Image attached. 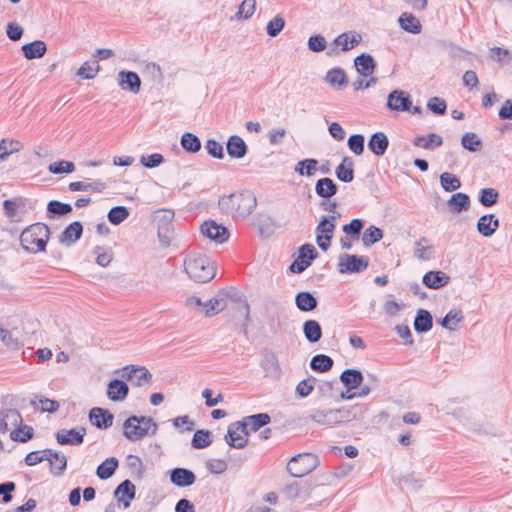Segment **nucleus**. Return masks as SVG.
Returning a JSON list of instances; mask_svg holds the SVG:
<instances>
[{
  "label": "nucleus",
  "mask_w": 512,
  "mask_h": 512,
  "mask_svg": "<svg viewBox=\"0 0 512 512\" xmlns=\"http://www.w3.org/2000/svg\"><path fill=\"white\" fill-rule=\"evenodd\" d=\"M257 205V199L250 190L234 192L230 195H223L218 200V206L222 212L231 214L234 218H246Z\"/></svg>",
  "instance_id": "nucleus-1"
},
{
  "label": "nucleus",
  "mask_w": 512,
  "mask_h": 512,
  "mask_svg": "<svg viewBox=\"0 0 512 512\" xmlns=\"http://www.w3.org/2000/svg\"><path fill=\"white\" fill-rule=\"evenodd\" d=\"M184 270L190 279L198 283H207L216 275L215 267L209 257L196 252L189 253L185 257Z\"/></svg>",
  "instance_id": "nucleus-2"
},
{
  "label": "nucleus",
  "mask_w": 512,
  "mask_h": 512,
  "mask_svg": "<svg viewBox=\"0 0 512 512\" xmlns=\"http://www.w3.org/2000/svg\"><path fill=\"white\" fill-rule=\"evenodd\" d=\"M50 228L44 223H34L26 227L20 235L22 248L30 253L46 251Z\"/></svg>",
  "instance_id": "nucleus-3"
},
{
  "label": "nucleus",
  "mask_w": 512,
  "mask_h": 512,
  "mask_svg": "<svg viewBox=\"0 0 512 512\" xmlns=\"http://www.w3.org/2000/svg\"><path fill=\"white\" fill-rule=\"evenodd\" d=\"M320 464L319 458L313 453H300L293 456L288 464L287 471L293 477H303L314 471Z\"/></svg>",
  "instance_id": "nucleus-4"
},
{
  "label": "nucleus",
  "mask_w": 512,
  "mask_h": 512,
  "mask_svg": "<svg viewBox=\"0 0 512 512\" xmlns=\"http://www.w3.org/2000/svg\"><path fill=\"white\" fill-rule=\"evenodd\" d=\"M340 217V213L337 215H325L322 216L318 225L316 226V243L322 251H327L331 246V241L334 236L336 229V220Z\"/></svg>",
  "instance_id": "nucleus-5"
},
{
  "label": "nucleus",
  "mask_w": 512,
  "mask_h": 512,
  "mask_svg": "<svg viewBox=\"0 0 512 512\" xmlns=\"http://www.w3.org/2000/svg\"><path fill=\"white\" fill-rule=\"evenodd\" d=\"M150 416L131 415L123 423V435L129 441L135 442L149 434Z\"/></svg>",
  "instance_id": "nucleus-6"
},
{
  "label": "nucleus",
  "mask_w": 512,
  "mask_h": 512,
  "mask_svg": "<svg viewBox=\"0 0 512 512\" xmlns=\"http://www.w3.org/2000/svg\"><path fill=\"white\" fill-rule=\"evenodd\" d=\"M318 256L319 253L315 246L305 243L298 248V255L289 265L288 271L293 274H301L312 265Z\"/></svg>",
  "instance_id": "nucleus-7"
},
{
  "label": "nucleus",
  "mask_w": 512,
  "mask_h": 512,
  "mask_svg": "<svg viewBox=\"0 0 512 512\" xmlns=\"http://www.w3.org/2000/svg\"><path fill=\"white\" fill-rule=\"evenodd\" d=\"M369 266V258L364 255L343 253L339 256L337 270L340 274H357Z\"/></svg>",
  "instance_id": "nucleus-8"
},
{
  "label": "nucleus",
  "mask_w": 512,
  "mask_h": 512,
  "mask_svg": "<svg viewBox=\"0 0 512 512\" xmlns=\"http://www.w3.org/2000/svg\"><path fill=\"white\" fill-rule=\"evenodd\" d=\"M122 373L121 376L126 381L132 382L137 387L150 385L152 382L151 372L144 366L139 365H126L120 370H116L115 373Z\"/></svg>",
  "instance_id": "nucleus-9"
},
{
  "label": "nucleus",
  "mask_w": 512,
  "mask_h": 512,
  "mask_svg": "<svg viewBox=\"0 0 512 512\" xmlns=\"http://www.w3.org/2000/svg\"><path fill=\"white\" fill-rule=\"evenodd\" d=\"M202 234L216 243H224L228 241L230 232L228 228L222 224H218L214 220H207L201 225Z\"/></svg>",
  "instance_id": "nucleus-10"
},
{
  "label": "nucleus",
  "mask_w": 512,
  "mask_h": 512,
  "mask_svg": "<svg viewBox=\"0 0 512 512\" xmlns=\"http://www.w3.org/2000/svg\"><path fill=\"white\" fill-rule=\"evenodd\" d=\"M386 107L391 111L406 112L411 108V96L404 90L394 89L387 96Z\"/></svg>",
  "instance_id": "nucleus-11"
},
{
  "label": "nucleus",
  "mask_w": 512,
  "mask_h": 512,
  "mask_svg": "<svg viewBox=\"0 0 512 512\" xmlns=\"http://www.w3.org/2000/svg\"><path fill=\"white\" fill-rule=\"evenodd\" d=\"M86 429L82 426L57 431L55 437L59 445L79 446L84 442Z\"/></svg>",
  "instance_id": "nucleus-12"
},
{
  "label": "nucleus",
  "mask_w": 512,
  "mask_h": 512,
  "mask_svg": "<svg viewBox=\"0 0 512 512\" xmlns=\"http://www.w3.org/2000/svg\"><path fill=\"white\" fill-rule=\"evenodd\" d=\"M44 460H48L50 464V472L54 476H61L67 469V457L59 451L47 448L41 451Z\"/></svg>",
  "instance_id": "nucleus-13"
},
{
  "label": "nucleus",
  "mask_w": 512,
  "mask_h": 512,
  "mask_svg": "<svg viewBox=\"0 0 512 512\" xmlns=\"http://www.w3.org/2000/svg\"><path fill=\"white\" fill-rule=\"evenodd\" d=\"M113 496L124 509H127L136 497V487L131 480L125 479L115 488Z\"/></svg>",
  "instance_id": "nucleus-14"
},
{
  "label": "nucleus",
  "mask_w": 512,
  "mask_h": 512,
  "mask_svg": "<svg viewBox=\"0 0 512 512\" xmlns=\"http://www.w3.org/2000/svg\"><path fill=\"white\" fill-rule=\"evenodd\" d=\"M88 418L97 429L106 430L113 425L114 415L108 409L93 407L89 411Z\"/></svg>",
  "instance_id": "nucleus-15"
},
{
  "label": "nucleus",
  "mask_w": 512,
  "mask_h": 512,
  "mask_svg": "<svg viewBox=\"0 0 512 512\" xmlns=\"http://www.w3.org/2000/svg\"><path fill=\"white\" fill-rule=\"evenodd\" d=\"M129 394V386L125 379L113 378L107 384L106 395L113 402L124 401Z\"/></svg>",
  "instance_id": "nucleus-16"
},
{
  "label": "nucleus",
  "mask_w": 512,
  "mask_h": 512,
  "mask_svg": "<svg viewBox=\"0 0 512 512\" xmlns=\"http://www.w3.org/2000/svg\"><path fill=\"white\" fill-rule=\"evenodd\" d=\"M169 479L173 485L184 488L192 486L196 482L197 477L188 468L176 467L170 470Z\"/></svg>",
  "instance_id": "nucleus-17"
},
{
  "label": "nucleus",
  "mask_w": 512,
  "mask_h": 512,
  "mask_svg": "<svg viewBox=\"0 0 512 512\" xmlns=\"http://www.w3.org/2000/svg\"><path fill=\"white\" fill-rule=\"evenodd\" d=\"M118 85L123 90H127L137 94L141 89V78L139 75L130 70H121L118 73Z\"/></svg>",
  "instance_id": "nucleus-18"
},
{
  "label": "nucleus",
  "mask_w": 512,
  "mask_h": 512,
  "mask_svg": "<svg viewBox=\"0 0 512 512\" xmlns=\"http://www.w3.org/2000/svg\"><path fill=\"white\" fill-rule=\"evenodd\" d=\"M500 226V221L495 214H484L476 223L477 231L483 237H492Z\"/></svg>",
  "instance_id": "nucleus-19"
},
{
  "label": "nucleus",
  "mask_w": 512,
  "mask_h": 512,
  "mask_svg": "<svg viewBox=\"0 0 512 512\" xmlns=\"http://www.w3.org/2000/svg\"><path fill=\"white\" fill-rule=\"evenodd\" d=\"M83 229V224L80 221L71 222L59 235V242L67 247L71 246L81 239Z\"/></svg>",
  "instance_id": "nucleus-20"
},
{
  "label": "nucleus",
  "mask_w": 512,
  "mask_h": 512,
  "mask_svg": "<svg viewBox=\"0 0 512 512\" xmlns=\"http://www.w3.org/2000/svg\"><path fill=\"white\" fill-rule=\"evenodd\" d=\"M450 276L441 270H431L424 274L422 283L429 289L438 290L447 286Z\"/></svg>",
  "instance_id": "nucleus-21"
},
{
  "label": "nucleus",
  "mask_w": 512,
  "mask_h": 512,
  "mask_svg": "<svg viewBox=\"0 0 512 512\" xmlns=\"http://www.w3.org/2000/svg\"><path fill=\"white\" fill-rule=\"evenodd\" d=\"M367 147L373 155L382 157L388 150L389 139L382 131L374 132L368 140Z\"/></svg>",
  "instance_id": "nucleus-22"
},
{
  "label": "nucleus",
  "mask_w": 512,
  "mask_h": 512,
  "mask_svg": "<svg viewBox=\"0 0 512 512\" xmlns=\"http://www.w3.org/2000/svg\"><path fill=\"white\" fill-rule=\"evenodd\" d=\"M354 66L359 75L369 77L374 73L377 62L371 54L364 52L354 59Z\"/></svg>",
  "instance_id": "nucleus-23"
},
{
  "label": "nucleus",
  "mask_w": 512,
  "mask_h": 512,
  "mask_svg": "<svg viewBox=\"0 0 512 512\" xmlns=\"http://www.w3.org/2000/svg\"><path fill=\"white\" fill-rule=\"evenodd\" d=\"M362 41L361 34L356 31H348L339 34L334 40L333 45L340 46L341 51L347 52L357 47Z\"/></svg>",
  "instance_id": "nucleus-24"
},
{
  "label": "nucleus",
  "mask_w": 512,
  "mask_h": 512,
  "mask_svg": "<svg viewBox=\"0 0 512 512\" xmlns=\"http://www.w3.org/2000/svg\"><path fill=\"white\" fill-rule=\"evenodd\" d=\"M325 81L334 89L342 90L348 86L349 79L345 70L341 67H334L327 71Z\"/></svg>",
  "instance_id": "nucleus-25"
},
{
  "label": "nucleus",
  "mask_w": 512,
  "mask_h": 512,
  "mask_svg": "<svg viewBox=\"0 0 512 512\" xmlns=\"http://www.w3.org/2000/svg\"><path fill=\"white\" fill-rule=\"evenodd\" d=\"M261 368L265 372V376L273 380H277L281 376V368L276 355L268 352L264 355L260 363Z\"/></svg>",
  "instance_id": "nucleus-26"
},
{
  "label": "nucleus",
  "mask_w": 512,
  "mask_h": 512,
  "mask_svg": "<svg viewBox=\"0 0 512 512\" xmlns=\"http://www.w3.org/2000/svg\"><path fill=\"white\" fill-rule=\"evenodd\" d=\"M339 379L347 390H355L362 385L364 376L359 369L349 368L340 374Z\"/></svg>",
  "instance_id": "nucleus-27"
},
{
  "label": "nucleus",
  "mask_w": 512,
  "mask_h": 512,
  "mask_svg": "<svg viewBox=\"0 0 512 512\" xmlns=\"http://www.w3.org/2000/svg\"><path fill=\"white\" fill-rule=\"evenodd\" d=\"M226 150L231 158L241 159L246 156L248 146L240 136L231 135L226 142Z\"/></svg>",
  "instance_id": "nucleus-28"
},
{
  "label": "nucleus",
  "mask_w": 512,
  "mask_h": 512,
  "mask_svg": "<svg viewBox=\"0 0 512 512\" xmlns=\"http://www.w3.org/2000/svg\"><path fill=\"white\" fill-rule=\"evenodd\" d=\"M414 330L419 334L429 332L433 327V316L430 311L419 308L414 318Z\"/></svg>",
  "instance_id": "nucleus-29"
},
{
  "label": "nucleus",
  "mask_w": 512,
  "mask_h": 512,
  "mask_svg": "<svg viewBox=\"0 0 512 512\" xmlns=\"http://www.w3.org/2000/svg\"><path fill=\"white\" fill-rule=\"evenodd\" d=\"M337 179L344 183H350L354 180V161L351 157H343L341 163L335 169Z\"/></svg>",
  "instance_id": "nucleus-30"
},
{
  "label": "nucleus",
  "mask_w": 512,
  "mask_h": 512,
  "mask_svg": "<svg viewBox=\"0 0 512 512\" xmlns=\"http://www.w3.org/2000/svg\"><path fill=\"white\" fill-rule=\"evenodd\" d=\"M21 51L27 60L40 59L47 52V45L42 40H34L22 45Z\"/></svg>",
  "instance_id": "nucleus-31"
},
{
  "label": "nucleus",
  "mask_w": 512,
  "mask_h": 512,
  "mask_svg": "<svg viewBox=\"0 0 512 512\" xmlns=\"http://www.w3.org/2000/svg\"><path fill=\"white\" fill-rule=\"evenodd\" d=\"M447 205L451 213L459 214L470 208L471 200L468 194L457 192L450 197Z\"/></svg>",
  "instance_id": "nucleus-32"
},
{
  "label": "nucleus",
  "mask_w": 512,
  "mask_h": 512,
  "mask_svg": "<svg viewBox=\"0 0 512 512\" xmlns=\"http://www.w3.org/2000/svg\"><path fill=\"white\" fill-rule=\"evenodd\" d=\"M315 192L322 199H330L338 192V185L329 177H323L317 180Z\"/></svg>",
  "instance_id": "nucleus-33"
},
{
  "label": "nucleus",
  "mask_w": 512,
  "mask_h": 512,
  "mask_svg": "<svg viewBox=\"0 0 512 512\" xmlns=\"http://www.w3.org/2000/svg\"><path fill=\"white\" fill-rule=\"evenodd\" d=\"M295 305L301 312H311L318 306V299L309 291L298 292Z\"/></svg>",
  "instance_id": "nucleus-34"
},
{
  "label": "nucleus",
  "mask_w": 512,
  "mask_h": 512,
  "mask_svg": "<svg viewBox=\"0 0 512 512\" xmlns=\"http://www.w3.org/2000/svg\"><path fill=\"white\" fill-rule=\"evenodd\" d=\"M398 23L404 31L411 33V34H419L422 30V25L419 21V19L414 16L412 13L409 12H403L399 19Z\"/></svg>",
  "instance_id": "nucleus-35"
},
{
  "label": "nucleus",
  "mask_w": 512,
  "mask_h": 512,
  "mask_svg": "<svg viewBox=\"0 0 512 512\" xmlns=\"http://www.w3.org/2000/svg\"><path fill=\"white\" fill-rule=\"evenodd\" d=\"M73 211L70 203H64L58 200H51L47 204L46 214L49 219L59 218L70 214Z\"/></svg>",
  "instance_id": "nucleus-36"
},
{
  "label": "nucleus",
  "mask_w": 512,
  "mask_h": 512,
  "mask_svg": "<svg viewBox=\"0 0 512 512\" xmlns=\"http://www.w3.org/2000/svg\"><path fill=\"white\" fill-rule=\"evenodd\" d=\"M119 467V460L116 457L106 458L96 469V475L101 480L111 478Z\"/></svg>",
  "instance_id": "nucleus-37"
},
{
  "label": "nucleus",
  "mask_w": 512,
  "mask_h": 512,
  "mask_svg": "<svg viewBox=\"0 0 512 512\" xmlns=\"http://www.w3.org/2000/svg\"><path fill=\"white\" fill-rule=\"evenodd\" d=\"M303 334L309 343H317L322 338V327L317 320L308 319L303 323Z\"/></svg>",
  "instance_id": "nucleus-38"
},
{
  "label": "nucleus",
  "mask_w": 512,
  "mask_h": 512,
  "mask_svg": "<svg viewBox=\"0 0 512 512\" xmlns=\"http://www.w3.org/2000/svg\"><path fill=\"white\" fill-rule=\"evenodd\" d=\"M413 144L416 147H422L427 150H433L437 147L442 146L443 144V138L432 132L429 133L427 136H416L413 139Z\"/></svg>",
  "instance_id": "nucleus-39"
},
{
  "label": "nucleus",
  "mask_w": 512,
  "mask_h": 512,
  "mask_svg": "<svg viewBox=\"0 0 512 512\" xmlns=\"http://www.w3.org/2000/svg\"><path fill=\"white\" fill-rule=\"evenodd\" d=\"M180 145L189 154H196L202 147L200 138L192 132H185L181 135Z\"/></svg>",
  "instance_id": "nucleus-40"
},
{
  "label": "nucleus",
  "mask_w": 512,
  "mask_h": 512,
  "mask_svg": "<svg viewBox=\"0 0 512 512\" xmlns=\"http://www.w3.org/2000/svg\"><path fill=\"white\" fill-rule=\"evenodd\" d=\"M233 422L229 424L227 433L224 437L226 443L235 449H243L248 444V439L239 434V430H236Z\"/></svg>",
  "instance_id": "nucleus-41"
},
{
  "label": "nucleus",
  "mask_w": 512,
  "mask_h": 512,
  "mask_svg": "<svg viewBox=\"0 0 512 512\" xmlns=\"http://www.w3.org/2000/svg\"><path fill=\"white\" fill-rule=\"evenodd\" d=\"M333 359L325 354H316L310 361V368L317 373H326L332 369Z\"/></svg>",
  "instance_id": "nucleus-42"
},
{
  "label": "nucleus",
  "mask_w": 512,
  "mask_h": 512,
  "mask_svg": "<svg viewBox=\"0 0 512 512\" xmlns=\"http://www.w3.org/2000/svg\"><path fill=\"white\" fill-rule=\"evenodd\" d=\"M213 442L212 432L207 429H198L194 432L191 447L197 450L209 447Z\"/></svg>",
  "instance_id": "nucleus-43"
},
{
  "label": "nucleus",
  "mask_w": 512,
  "mask_h": 512,
  "mask_svg": "<svg viewBox=\"0 0 512 512\" xmlns=\"http://www.w3.org/2000/svg\"><path fill=\"white\" fill-rule=\"evenodd\" d=\"M318 164L315 158H305L297 162L294 171L300 176L311 177L318 170Z\"/></svg>",
  "instance_id": "nucleus-44"
},
{
  "label": "nucleus",
  "mask_w": 512,
  "mask_h": 512,
  "mask_svg": "<svg viewBox=\"0 0 512 512\" xmlns=\"http://www.w3.org/2000/svg\"><path fill=\"white\" fill-rule=\"evenodd\" d=\"M499 192L495 188L487 187L480 189L478 193V201L483 207H492L499 201Z\"/></svg>",
  "instance_id": "nucleus-45"
},
{
  "label": "nucleus",
  "mask_w": 512,
  "mask_h": 512,
  "mask_svg": "<svg viewBox=\"0 0 512 512\" xmlns=\"http://www.w3.org/2000/svg\"><path fill=\"white\" fill-rule=\"evenodd\" d=\"M365 226V221L361 218H354L349 223L342 226V231L351 240H358Z\"/></svg>",
  "instance_id": "nucleus-46"
},
{
  "label": "nucleus",
  "mask_w": 512,
  "mask_h": 512,
  "mask_svg": "<svg viewBox=\"0 0 512 512\" xmlns=\"http://www.w3.org/2000/svg\"><path fill=\"white\" fill-rule=\"evenodd\" d=\"M33 427L22 424L10 432V439L14 442L27 443L34 437Z\"/></svg>",
  "instance_id": "nucleus-47"
},
{
  "label": "nucleus",
  "mask_w": 512,
  "mask_h": 512,
  "mask_svg": "<svg viewBox=\"0 0 512 512\" xmlns=\"http://www.w3.org/2000/svg\"><path fill=\"white\" fill-rule=\"evenodd\" d=\"M384 232L381 228L370 225L367 227L362 235V242L365 247H370L375 243L382 240Z\"/></svg>",
  "instance_id": "nucleus-48"
},
{
  "label": "nucleus",
  "mask_w": 512,
  "mask_h": 512,
  "mask_svg": "<svg viewBox=\"0 0 512 512\" xmlns=\"http://www.w3.org/2000/svg\"><path fill=\"white\" fill-rule=\"evenodd\" d=\"M462 312L456 310H450L443 318L438 319L437 322L443 328L454 331L457 325L462 321Z\"/></svg>",
  "instance_id": "nucleus-49"
},
{
  "label": "nucleus",
  "mask_w": 512,
  "mask_h": 512,
  "mask_svg": "<svg viewBox=\"0 0 512 512\" xmlns=\"http://www.w3.org/2000/svg\"><path fill=\"white\" fill-rule=\"evenodd\" d=\"M462 147L469 152H478L482 149L483 143L474 132H466L461 138Z\"/></svg>",
  "instance_id": "nucleus-50"
},
{
  "label": "nucleus",
  "mask_w": 512,
  "mask_h": 512,
  "mask_svg": "<svg viewBox=\"0 0 512 512\" xmlns=\"http://www.w3.org/2000/svg\"><path fill=\"white\" fill-rule=\"evenodd\" d=\"M227 296L233 298L235 297V301H240L239 311L244 312L245 322L242 324L240 328V332L243 333L246 337L248 336V323L250 321V306L246 299H242V295H239L238 292L233 290V295L227 293Z\"/></svg>",
  "instance_id": "nucleus-51"
},
{
  "label": "nucleus",
  "mask_w": 512,
  "mask_h": 512,
  "mask_svg": "<svg viewBox=\"0 0 512 512\" xmlns=\"http://www.w3.org/2000/svg\"><path fill=\"white\" fill-rule=\"evenodd\" d=\"M440 184L443 190L446 192H454L458 190L462 185L460 178L450 172H443L440 175Z\"/></svg>",
  "instance_id": "nucleus-52"
},
{
  "label": "nucleus",
  "mask_w": 512,
  "mask_h": 512,
  "mask_svg": "<svg viewBox=\"0 0 512 512\" xmlns=\"http://www.w3.org/2000/svg\"><path fill=\"white\" fill-rule=\"evenodd\" d=\"M257 226L261 236L269 237L274 233V219L267 214H259L257 217Z\"/></svg>",
  "instance_id": "nucleus-53"
},
{
  "label": "nucleus",
  "mask_w": 512,
  "mask_h": 512,
  "mask_svg": "<svg viewBox=\"0 0 512 512\" xmlns=\"http://www.w3.org/2000/svg\"><path fill=\"white\" fill-rule=\"evenodd\" d=\"M129 215L130 211L126 206H114L109 210L107 218L112 225L117 226L124 222Z\"/></svg>",
  "instance_id": "nucleus-54"
},
{
  "label": "nucleus",
  "mask_w": 512,
  "mask_h": 512,
  "mask_svg": "<svg viewBox=\"0 0 512 512\" xmlns=\"http://www.w3.org/2000/svg\"><path fill=\"white\" fill-rule=\"evenodd\" d=\"M76 169L74 162L69 160H58L48 165V171L51 174H70Z\"/></svg>",
  "instance_id": "nucleus-55"
},
{
  "label": "nucleus",
  "mask_w": 512,
  "mask_h": 512,
  "mask_svg": "<svg viewBox=\"0 0 512 512\" xmlns=\"http://www.w3.org/2000/svg\"><path fill=\"white\" fill-rule=\"evenodd\" d=\"M246 421L250 424V430L256 432L268 425L271 422V417L268 413H257L246 416Z\"/></svg>",
  "instance_id": "nucleus-56"
},
{
  "label": "nucleus",
  "mask_w": 512,
  "mask_h": 512,
  "mask_svg": "<svg viewBox=\"0 0 512 512\" xmlns=\"http://www.w3.org/2000/svg\"><path fill=\"white\" fill-rule=\"evenodd\" d=\"M127 466L137 479H142L145 473V466L140 457L129 454L126 458Z\"/></svg>",
  "instance_id": "nucleus-57"
},
{
  "label": "nucleus",
  "mask_w": 512,
  "mask_h": 512,
  "mask_svg": "<svg viewBox=\"0 0 512 512\" xmlns=\"http://www.w3.org/2000/svg\"><path fill=\"white\" fill-rule=\"evenodd\" d=\"M95 67H93L89 61L84 62L77 70L76 75L82 79L91 80L94 79L101 67L97 61H94Z\"/></svg>",
  "instance_id": "nucleus-58"
},
{
  "label": "nucleus",
  "mask_w": 512,
  "mask_h": 512,
  "mask_svg": "<svg viewBox=\"0 0 512 512\" xmlns=\"http://www.w3.org/2000/svg\"><path fill=\"white\" fill-rule=\"evenodd\" d=\"M203 307L205 308V316L212 317L223 311L226 307V303L224 299L214 297L207 302H204Z\"/></svg>",
  "instance_id": "nucleus-59"
},
{
  "label": "nucleus",
  "mask_w": 512,
  "mask_h": 512,
  "mask_svg": "<svg viewBox=\"0 0 512 512\" xmlns=\"http://www.w3.org/2000/svg\"><path fill=\"white\" fill-rule=\"evenodd\" d=\"M255 9V0H243L238 7V11L235 14V18L238 20L249 19L254 14Z\"/></svg>",
  "instance_id": "nucleus-60"
},
{
  "label": "nucleus",
  "mask_w": 512,
  "mask_h": 512,
  "mask_svg": "<svg viewBox=\"0 0 512 512\" xmlns=\"http://www.w3.org/2000/svg\"><path fill=\"white\" fill-rule=\"evenodd\" d=\"M348 148L357 156L364 153L365 137L362 134H352L347 141Z\"/></svg>",
  "instance_id": "nucleus-61"
},
{
  "label": "nucleus",
  "mask_w": 512,
  "mask_h": 512,
  "mask_svg": "<svg viewBox=\"0 0 512 512\" xmlns=\"http://www.w3.org/2000/svg\"><path fill=\"white\" fill-rule=\"evenodd\" d=\"M93 253L96 255V263L101 267H107L112 261L113 253L110 248L96 246Z\"/></svg>",
  "instance_id": "nucleus-62"
},
{
  "label": "nucleus",
  "mask_w": 512,
  "mask_h": 512,
  "mask_svg": "<svg viewBox=\"0 0 512 512\" xmlns=\"http://www.w3.org/2000/svg\"><path fill=\"white\" fill-rule=\"evenodd\" d=\"M427 109L435 115L442 116L446 114L447 103L443 98L433 96L427 102Z\"/></svg>",
  "instance_id": "nucleus-63"
},
{
  "label": "nucleus",
  "mask_w": 512,
  "mask_h": 512,
  "mask_svg": "<svg viewBox=\"0 0 512 512\" xmlns=\"http://www.w3.org/2000/svg\"><path fill=\"white\" fill-rule=\"evenodd\" d=\"M205 149L207 153L213 158L221 160L225 157L223 145L213 138L206 140Z\"/></svg>",
  "instance_id": "nucleus-64"
}]
</instances>
